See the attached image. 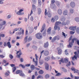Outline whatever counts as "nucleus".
<instances>
[{"label": "nucleus", "instance_id": "obj_49", "mask_svg": "<svg viewBox=\"0 0 79 79\" xmlns=\"http://www.w3.org/2000/svg\"><path fill=\"white\" fill-rule=\"evenodd\" d=\"M16 34L17 35H21V34H22V32H17L16 33Z\"/></svg>", "mask_w": 79, "mask_h": 79}, {"label": "nucleus", "instance_id": "obj_45", "mask_svg": "<svg viewBox=\"0 0 79 79\" xmlns=\"http://www.w3.org/2000/svg\"><path fill=\"white\" fill-rule=\"evenodd\" d=\"M62 69H63V72H64V73H67V70H66V69H65L64 68H62Z\"/></svg>", "mask_w": 79, "mask_h": 79}, {"label": "nucleus", "instance_id": "obj_14", "mask_svg": "<svg viewBox=\"0 0 79 79\" xmlns=\"http://www.w3.org/2000/svg\"><path fill=\"white\" fill-rule=\"evenodd\" d=\"M65 19H66L64 16H61L60 18V20L61 21H62L63 22H64V21H65Z\"/></svg>", "mask_w": 79, "mask_h": 79}, {"label": "nucleus", "instance_id": "obj_26", "mask_svg": "<svg viewBox=\"0 0 79 79\" xmlns=\"http://www.w3.org/2000/svg\"><path fill=\"white\" fill-rule=\"evenodd\" d=\"M60 24H61V22L58 21V22H56L55 25H56V26H58V25H60Z\"/></svg>", "mask_w": 79, "mask_h": 79}, {"label": "nucleus", "instance_id": "obj_24", "mask_svg": "<svg viewBox=\"0 0 79 79\" xmlns=\"http://www.w3.org/2000/svg\"><path fill=\"white\" fill-rule=\"evenodd\" d=\"M16 14L18 15H24V13H20L19 11L17 12Z\"/></svg>", "mask_w": 79, "mask_h": 79}, {"label": "nucleus", "instance_id": "obj_23", "mask_svg": "<svg viewBox=\"0 0 79 79\" xmlns=\"http://www.w3.org/2000/svg\"><path fill=\"white\" fill-rule=\"evenodd\" d=\"M58 13L60 15L62 14V10H61V9H59L58 10Z\"/></svg>", "mask_w": 79, "mask_h": 79}, {"label": "nucleus", "instance_id": "obj_52", "mask_svg": "<svg viewBox=\"0 0 79 79\" xmlns=\"http://www.w3.org/2000/svg\"><path fill=\"white\" fill-rule=\"evenodd\" d=\"M74 33H75V31H70V34H71L72 35H73Z\"/></svg>", "mask_w": 79, "mask_h": 79}, {"label": "nucleus", "instance_id": "obj_19", "mask_svg": "<svg viewBox=\"0 0 79 79\" xmlns=\"http://www.w3.org/2000/svg\"><path fill=\"white\" fill-rule=\"evenodd\" d=\"M63 14L64 16L67 15L68 14V10H64L63 12Z\"/></svg>", "mask_w": 79, "mask_h": 79}, {"label": "nucleus", "instance_id": "obj_11", "mask_svg": "<svg viewBox=\"0 0 79 79\" xmlns=\"http://www.w3.org/2000/svg\"><path fill=\"white\" fill-rule=\"evenodd\" d=\"M52 31V27H49L47 30V33L48 35L51 34V32Z\"/></svg>", "mask_w": 79, "mask_h": 79}, {"label": "nucleus", "instance_id": "obj_18", "mask_svg": "<svg viewBox=\"0 0 79 79\" xmlns=\"http://www.w3.org/2000/svg\"><path fill=\"white\" fill-rule=\"evenodd\" d=\"M30 68L32 71H33V70H34L35 69V66H34V65L33 64L31 65L30 66Z\"/></svg>", "mask_w": 79, "mask_h": 79}, {"label": "nucleus", "instance_id": "obj_20", "mask_svg": "<svg viewBox=\"0 0 79 79\" xmlns=\"http://www.w3.org/2000/svg\"><path fill=\"white\" fill-rule=\"evenodd\" d=\"M23 73V71L20 70H17L16 72V74H19V73Z\"/></svg>", "mask_w": 79, "mask_h": 79}, {"label": "nucleus", "instance_id": "obj_57", "mask_svg": "<svg viewBox=\"0 0 79 79\" xmlns=\"http://www.w3.org/2000/svg\"><path fill=\"white\" fill-rule=\"evenodd\" d=\"M20 61L21 63H23L24 61V60L22 58H21L20 59Z\"/></svg>", "mask_w": 79, "mask_h": 79}, {"label": "nucleus", "instance_id": "obj_51", "mask_svg": "<svg viewBox=\"0 0 79 79\" xmlns=\"http://www.w3.org/2000/svg\"><path fill=\"white\" fill-rule=\"evenodd\" d=\"M61 24L62 25H63L64 26H66V23L63 22L61 23Z\"/></svg>", "mask_w": 79, "mask_h": 79}, {"label": "nucleus", "instance_id": "obj_63", "mask_svg": "<svg viewBox=\"0 0 79 79\" xmlns=\"http://www.w3.org/2000/svg\"><path fill=\"white\" fill-rule=\"evenodd\" d=\"M3 1H2L1 0H0V4H1L2 5L3 4L4 2H3Z\"/></svg>", "mask_w": 79, "mask_h": 79}, {"label": "nucleus", "instance_id": "obj_4", "mask_svg": "<svg viewBox=\"0 0 79 79\" xmlns=\"http://www.w3.org/2000/svg\"><path fill=\"white\" fill-rule=\"evenodd\" d=\"M4 47H6L7 46L9 48H11V45L10 41H8L7 43L6 42H5L4 43Z\"/></svg>", "mask_w": 79, "mask_h": 79}, {"label": "nucleus", "instance_id": "obj_25", "mask_svg": "<svg viewBox=\"0 0 79 79\" xmlns=\"http://www.w3.org/2000/svg\"><path fill=\"white\" fill-rule=\"evenodd\" d=\"M64 61L65 63H68V58H65L64 59Z\"/></svg>", "mask_w": 79, "mask_h": 79}, {"label": "nucleus", "instance_id": "obj_55", "mask_svg": "<svg viewBox=\"0 0 79 79\" xmlns=\"http://www.w3.org/2000/svg\"><path fill=\"white\" fill-rule=\"evenodd\" d=\"M59 62H61L62 63H64L63 59H61L60 60H59Z\"/></svg>", "mask_w": 79, "mask_h": 79}, {"label": "nucleus", "instance_id": "obj_12", "mask_svg": "<svg viewBox=\"0 0 79 79\" xmlns=\"http://www.w3.org/2000/svg\"><path fill=\"white\" fill-rule=\"evenodd\" d=\"M45 69L47 70L49 69V64L47 63H46L45 64Z\"/></svg>", "mask_w": 79, "mask_h": 79}, {"label": "nucleus", "instance_id": "obj_31", "mask_svg": "<svg viewBox=\"0 0 79 79\" xmlns=\"http://www.w3.org/2000/svg\"><path fill=\"white\" fill-rule=\"evenodd\" d=\"M38 15H40V13H41V12H42L41 9L40 8H38Z\"/></svg>", "mask_w": 79, "mask_h": 79}, {"label": "nucleus", "instance_id": "obj_21", "mask_svg": "<svg viewBox=\"0 0 79 79\" xmlns=\"http://www.w3.org/2000/svg\"><path fill=\"white\" fill-rule=\"evenodd\" d=\"M32 10L33 11H35L36 10V8H35V6L34 4L32 5Z\"/></svg>", "mask_w": 79, "mask_h": 79}, {"label": "nucleus", "instance_id": "obj_30", "mask_svg": "<svg viewBox=\"0 0 79 79\" xmlns=\"http://www.w3.org/2000/svg\"><path fill=\"white\" fill-rule=\"evenodd\" d=\"M45 79H48L49 77H50V75L48 74H46L45 76Z\"/></svg>", "mask_w": 79, "mask_h": 79}, {"label": "nucleus", "instance_id": "obj_60", "mask_svg": "<svg viewBox=\"0 0 79 79\" xmlns=\"http://www.w3.org/2000/svg\"><path fill=\"white\" fill-rule=\"evenodd\" d=\"M77 42V45H79V40L78 39H77V40L76 41V42Z\"/></svg>", "mask_w": 79, "mask_h": 79}, {"label": "nucleus", "instance_id": "obj_5", "mask_svg": "<svg viewBox=\"0 0 79 79\" xmlns=\"http://www.w3.org/2000/svg\"><path fill=\"white\" fill-rule=\"evenodd\" d=\"M47 10L46 9H45V11L44 12V14L45 15H47V16H48L49 18H51L52 17V14L50 13V11H48L47 13Z\"/></svg>", "mask_w": 79, "mask_h": 79}, {"label": "nucleus", "instance_id": "obj_40", "mask_svg": "<svg viewBox=\"0 0 79 79\" xmlns=\"http://www.w3.org/2000/svg\"><path fill=\"white\" fill-rule=\"evenodd\" d=\"M57 27H58V26L56 25H55V26L54 27V31H56V29H57Z\"/></svg>", "mask_w": 79, "mask_h": 79}, {"label": "nucleus", "instance_id": "obj_32", "mask_svg": "<svg viewBox=\"0 0 79 79\" xmlns=\"http://www.w3.org/2000/svg\"><path fill=\"white\" fill-rule=\"evenodd\" d=\"M27 36H26L25 37V39H24V41L25 42V43L24 44H26L27 42Z\"/></svg>", "mask_w": 79, "mask_h": 79}, {"label": "nucleus", "instance_id": "obj_35", "mask_svg": "<svg viewBox=\"0 0 79 79\" xmlns=\"http://www.w3.org/2000/svg\"><path fill=\"white\" fill-rule=\"evenodd\" d=\"M39 73L40 74H44V71H43L42 70H40L39 71Z\"/></svg>", "mask_w": 79, "mask_h": 79}, {"label": "nucleus", "instance_id": "obj_46", "mask_svg": "<svg viewBox=\"0 0 79 79\" xmlns=\"http://www.w3.org/2000/svg\"><path fill=\"white\" fill-rule=\"evenodd\" d=\"M70 11L71 13L73 14L74 13V10L73 9H71L70 10Z\"/></svg>", "mask_w": 79, "mask_h": 79}, {"label": "nucleus", "instance_id": "obj_42", "mask_svg": "<svg viewBox=\"0 0 79 79\" xmlns=\"http://www.w3.org/2000/svg\"><path fill=\"white\" fill-rule=\"evenodd\" d=\"M9 57L10 58L11 60H12L13 58V56L11 54L9 55Z\"/></svg>", "mask_w": 79, "mask_h": 79}, {"label": "nucleus", "instance_id": "obj_28", "mask_svg": "<svg viewBox=\"0 0 79 79\" xmlns=\"http://www.w3.org/2000/svg\"><path fill=\"white\" fill-rule=\"evenodd\" d=\"M32 48H33L34 50H36L37 49V47L34 45L32 46Z\"/></svg>", "mask_w": 79, "mask_h": 79}, {"label": "nucleus", "instance_id": "obj_2", "mask_svg": "<svg viewBox=\"0 0 79 79\" xmlns=\"http://www.w3.org/2000/svg\"><path fill=\"white\" fill-rule=\"evenodd\" d=\"M55 3V1L54 0H52L51 1V3L50 4V7L53 10H55L56 9V6L54 3Z\"/></svg>", "mask_w": 79, "mask_h": 79}, {"label": "nucleus", "instance_id": "obj_58", "mask_svg": "<svg viewBox=\"0 0 79 79\" xmlns=\"http://www.w3.org/2000/svg\"><path fill=\"white\" fill-rule=\"evenodd\" d=\"M52 32L54 35H55V33H56V32L54 30H52Z\"/></svg>", "mask_w": 79, "mask_h": 79}, {"label": "nucleus", "instance_id": "obj_17", "mask_svg": "<svg viewBox=\"0 0 79 79\" xmlns=\"http://www.w3.org/2000/svg\"><path fill=\"white\" fill-rule=\"evenodd\" d=\"M45 24H44L43 25L42 28L41 29L40 32H43V31L44 30V29H45Z\"/></svg>", "mask_w": 79, "mask_h": 79}, {"label": "nucleus", "instance_id": "obj_16", "mask_svg": "<svg viewBox=\"0 0 79 79\" xmlns=\"http://www.w3.org/2000/svg\"><path fill=\"white\" fill-rule=\"evenodd\" d=\"M49 54V52L48 51H44V55L45 56H48Z\"/></svg>", "mask_w": 79, "mask_h": 79}, {"label": "nucleus", "instance_id": "obj_34", "mask_svg": "<svg viewBox=\"0 0 79 79\" xmlns=\"http://www.w3.org/2000/svg\"><path fill=\"white\" fill-rule=\"evenodd\" d=\"M44 77H43V76H42V75H40L38 76L37 77V79H43Z\"/></svg>", "mask_w": 79, "mask_h": 79}, {"label": "nucleus", "instance_id": "obj_62", "mask_svg": "<svg viewBox=\"0 0 79 79\" xmlns=\"http://www.w3.org/2000/svg\"><path fill=\"white\" fill-rule=\"evenodd\" d=\"M62 35H63L64 37L65 38L66 37V34H65V33H64V32H62Z\"/></svg>", "mask_w": 79, "mask_h": 79}, {"label": "nucleus", "instance_id": "obj_9", "mask_svg": "<svg viewBox=\"0 0 79 79\" xmlns=\"http://www.w3.org/2000/svg\"><path fill=\"white\" fill-rule=\"evenodd\" d=\"M76 5V4L74 3V2H70V6L72 8H74Z\"/></svg>", "mask_w": 79, "mask_h": 79}, {"label": "nucleus", "instance_id": "obj_43", "mask_svg": "<svg viewBox=\"0 0 79 79\" xmlns=\"http://www.w3.org/2000/svg\"><path fill=\"white\" fill-rule=\"evenodd\" d=\"M35 56L36 61H38V59L37 58H39V56L37 55V54H35Z\"/></svg>", "mask_w": 79, "mask_h": 79}, {"label": "nucleus", "instance_id": "obj_41", "mask_svg": "<svg viewBox=\"0 0 79 79\" xmlns=\"http://www.w3.org/2000/svg\"><path fill=\"white\" fill-rule=\"evenodd\" d=\"M56 3L58 6H60V2H56Z\"/></svg>", "mask_w": 79, "mask_h": 79}, {"label": "nucleus", "instance_id": "obj_37", "mask_svg": "<svg viewBox=\"0 0 79 79\" xmlns=\"http://www.w3.org/2000/svg\"><path fill=\"white\" fill-rule=\"evenodd\" d=\"M42 34L44 37H45L46 35V31H44L42 33Z\"/></svg>", "mask_w": 79, "mask_h": 79}, {"label": "nucleus", "instance_id": "obj_6", "mask_svg": "<svg viewBox=\"0 0 79 79\" xmlns=\"http://www.w3.org/2000/svg\"><path fill=\"white\" fill-rule=\"evenodd\" d=\"M35 36L37 39H42L43 37L42 34L40 33H38L35 35Z\"/></svg>", "mask_w": 79, "mask_h": 79}, {"label": "nucleus", "instance_id": "obj_10", "mask_svg": "<svg viewBox=\"0 0 79 79\" xmlns=\"http://www.w3.org/2000/svg\"><path fill=\"white\" fill-rule=\"evenodd\" d=\"M57 51H58V53L59 55H61L62 51L61 49H60V48L58 47L57 48Z\"/></svg>", "mask_w": 79, "mask_h": 79}, {"label": "nucleus", "instance_id": "obj_56", "mask_svg": "<svg viewBox=\"0 0 79 79\" xmlns=\"http://www.w3.org/2000/svg\"><path fill=\"white\" fill-rule=\"evenodd\" d=\"M30 66H31V64H25V66H26V67H29Z\"/></svg>", "mask_w": 79, "mask_h": 79}, {"label": "nucleus", "instance_id": "obj_54", "mask_svg": "<svg viewBox=\"0 0 79 79\" xmlns=\"http://www.w3.org/2000/svg\"><path fill=\"white\" fill-rule=\"evenodd\" d=\"M55 19L54 18H52V19H51V22H52V23H54L55 22Z\"/></svg>", "mask_w": 79, "mask_h": 79}, {"label": "nucleus", "instance_id": "obj_47", "mask_svg": "<svg viewBox=\"0 0 79 79\" xmlns=\"http://www.w3.org/2000/svg\"><path fill=\"white\" fill-rule=\"evenodd\" d=\"M61 75V74L60 73H57L56 74V76H60Z\"/></svg>", "mask_w": 79, "mask_h": 79}, {"label": "nucleus", "instance_id": "obj_27", "mask_svg": "<svg viewBox=\"0 0 79 79\" xmlns=\"http://www.w3.org/2000/svg\"><path fill=\"white\" fill-rule=\"evenodd\" d=\"M34 32V28H31L29 32L30 34H32Z\"/></svg>", "mask_w": 79, "mask_h": 79}, {"label": "nucleus", "instance_id": "obj_13", "mask_svg": "<svg viewBox=\"0 0 79 79\" xmlns=\"http://www.w3.org/2000/svg\"><path fill=\"white\" fill-rule=\"evenodd\" d=\"M48 41L46 43H45L44 45V48H47L48 47Z\"/></svg>", "mask_w": 79, "mask_h": 79}, {"label": "nucleus", "instance_id": "obj_50", "mask_svg": "<svg viewBox=\"0 0 79 79\" xmlns=\"http://www.w3.org/2000/svg\"><path fill=\"white\" fill-rule=\"evenodd\" d=\"M75 19L76 21L79 22V17L76 18H75Z\"/></svg>", "mask_w": 79, "mask_h": 79}, {"label": "nucleus", "instance_id": "obj_7", "mask_svg": "<svg viewBox=\"0 0 79 79\" xmlns=\"http://www.w3.org/2000/svg\"><path fill=\"white\" fill-rule=\"evenodd\" d=\"M60 40V38L59 37H57L56 36H54L52 40V42H54L55 40Z\"/></svg>", "mask_w": 79, "mask_h": 79}, {"label": "nucleus", "instance_id": "obj_59", "mask_svg": "<svg viewBox=\"0 0 79 79\" xmlns=\"http://www.w3.org/2000/svg\"><path fill=\"white\" fill-rule=\"evenodd\" d=\"M79 70H78V69H76V70L74 72V73H79Z\"/></svg>", "mask_w": 79, "mask_h": 79}, {"label": "nucleus", "instance_id": "obj_8", "mask_svg": "<svg viewBox=\"0 0 79 79\" xmlns=\"http://www.w3.org/2000/svg\"><path fill=\"white\" fill-rule=\"evenodd\" d=\"M77 27L76 26L71 27L69 28V29H70L71 31H76V29Z\"/></svg>", "mask_w": 79, "mask_h": 79}, {"label": "nucleus", "instance_id": "obj_44", "mask_svg": "<svg viewBox=\"0 0 79 79\" xmlns=\"http://www.w3.org/2000/svg\"><path fill=\"white\" fill-rule=\"evenodd\" d=\"M16 68L15 67H14L12 68L13 72H15V71H16Z\"/></svg>", "mask_w": 79, "mask_h": 79}, {"label": "nucleus", "instance_id": "obj_53", "mask_svg": "<svg viewBox=\"0 0 79 79\" xmlns=\"http://www.w3.org/2000/svg\"><path fill=\"white\" fill-rule=\"evenodd\" d=\"M1 37H5V35L3 34H0Z\"/></svg>", "mask_w": 79, "mask_h": 79}, {"label": "nucleus", "instance_id": "obj_33", "mask_svg": "<svg viewBox=\"0 0 79 79\" xmlns=\"http://www.w3.org/2000/svg\"><path fill=\"white\" fill-rule=\"evenodd\" d=\"M22 54H23V53L21 52V51H20L19 53V55H17V58H20L21 57V55H22Z\"/></svg>", "mask_w": 79, "mask_h": 79}, {"label": "nucleus", "instance_id": "obj_39", "mask_svg": "<svg viewBox=\"0 0 79 79\" xmlns=\"http://www.w3.org/2000/svg\"><path fill=\"white\" fill-rule=\"evenodd\" d=\"M70 65H71V62L69 61V63L67 64L66 65V66L67 67H68Z\"/></svg>", "mask_w": 79, "mask_h": 79}, {"label": "nucleus", "instance_id": "obj_38", "mask_svg": "<svg viewBox=\"0 0 79 79\" xmlns=\"http://www.w3.org/2000/svg\"><path fill=\"white\" fill-rule=\"evenodd\" d=\"M32 40V37H29L28 38L27 41L30 42V41H31V40Z\"/></svg>", "mask_w": 79, "mask_h": 79}, {"label": "nucleus", "instance_id": "obj_15", "mask_svg": "<svg viewBox=\"0 0 79 79\" xmlns=\"http://www.w3.org/2000/svg\"><path fill=\"white\" fill-rule=\"evenodd\" d=\"M50 60V57L49 56H48L44 58V60L46 61H48Z\"/></svg>", "mask_w": 79, "mask_h": 79}, {"label": "nucleus", "instance_id": "obj_64", "mask_svg": "<svg viewBox=\"0 0 79 79\" xmlns=\"http://www.w3.org/2000/svg\"><path fill=\"white\" fill-rule=\"evenodd\" d=\"M74 79H79V77H76L75 76L74 77Z\"/></svg>", "mask_w": 79, "mask_h": 79}, {"label": "nucleus", "instance_id": "obj_61", "mask_svg": "<svg viewBox=\"0 0 79 79\" xmlns=\"http://www.w3.org/2000/svg\"><path fill=\"white\" fill-rule=\"evenodd\" d=\"M19 75L20 76H25L24 74V73H21L19 74Z\"/></svg>", "mask_w": 79, "mask_h": 79}, {"label": "nucleus", "instance_id": "obj_22", "mask_svg": "<svg viewBox=\"0 0 79 79\" xmlns=\"http://www.w3.org/2000/svg\"><path fill=\"white\" fill-rule=\"evenodd\" d=\"M38 5L40 6H42V2L40 0H38Z\"/></svg>", "mask_w": 79, "mask_h": 79}, {"label": "nucleus", "instance_id": "obj_29", "mask_svg": "<svg viewBox=\"0 0 79 79\" xmlns=\"http://www.w3.org/2000/svg\"><path fill=\"white\" fill-rule=\"evenodd\" d=\"M54 18L55 19V21H56L58 19L59 17L57 15H56L54 17Z\"/></svg>", "mask_w": 79, "mask_h": 79}, {"label": "nucleus", "instance_id": "obj_1", "mask_svg": "<svg viewBox=\"0 0 79 79\" xmlns=\"http://www.w3.org/2000/svg\"><path fill=\"white\" fill-rule=\"evenodd\" d=\"M72 38H73V36L71 35L69 38V40H68V42H69V45H68V48H72V46L73 45V44L74 43V40L75 41L77 40V38H74L72 39Z\"/></svg>", "mask_w": 79, "mask_h": 79}, {"label": "nucleus", "instance_id": "obj_36", "mask_svg": "<svg viewBox=\"0 0 79 79\" xmlns=\"http://www.w3.org/2000/svg\"><path fill=\"white\" fill-rule=\"evenodd\" d=\"M39 63L40 65L43 64H44V60H41L39 61Z\"/></svg>", "mask_w": 79, "mask_h": 79}, {"label": "nucleus", "instance_id": "obj_3", "mask_svg": "<svg viewBox=\"0 0 79 79\" xmlns=\"http://www.w3.org/2000/svg\"><path fill=\"white\" fill-rule=\"evenodd\" d=\"M6 23V21H3V19H0V29H2V27H3V25H5Z\"/></svg>", "mask_w": 79, "mask_h": 79}, {"label": "nucleus", "instance_id": "obj_48", "mask_svg": "<svg viewBox=\"0 0 79 79\" xmlns=\"http://www.w3.org/2000/svg\"><path fill=\"white\" fill-rule=\"evenodd\" d=\"M32 2L34 4H35L37 3V0H32Z\"/></svg>", "mask_w": 79, "mask_h": 79}]
</instances>
